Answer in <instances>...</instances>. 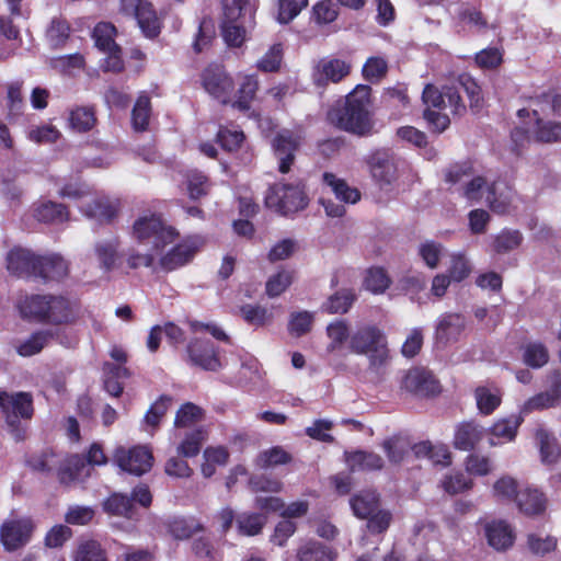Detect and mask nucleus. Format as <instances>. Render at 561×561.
<instances>
[{
	"instance_id": "b1692460",
	"label": "nucleus",
	"mask_w": 561,
	"mask_h": 561,
	"mask_svg": "<svg viewBox=\"0 0 561 561\" xmlns=\"http://www.w3.org/2000/svg\"><path fill=\"white\" fill-rule=\"evenodd\" d=\"M222 19L229 22H248L254 26L255 0H221Z\"/></svg>"
},
{
	"instance_id": "4c0bfd02",
	"label": "nucleus",
	"mask_w": 561,
	"mask_h": 561,
	"mask_svg": "<svg viewBox=\"0 0 561 561\" xmlns=\"http://www.w3.org/2000/svg\"><path fill=\"white\" fill-rule=\"evenodd\" d=\"M346 462L352 471L380 470L385 463L378 454L362 450L348 454Z\"/></svg>"
},
{
	"instance_id": "473e14b6",
	"label": "nucleus",
	"mask_w": 561,
	"mask_h": 561,
	"mask_svg": "<svg viewBox=\"0 0 561 561\" xmlns=\"http://www.w3.org/2000/svg\"><path fill=\"white\" fill-rule=\"evenodd\" d=\"M91 469L84 459L79 455L66 458L58 469V476L62 483H70L82 480L90 476Z\"/></svg>"
},
{
	"instance_id": "5fc2aeb1",
	"label": "nucleus",
	"mask_w": 561,
	"mask_h": 561,
	"mask_svg": "<svg viewBox=\"0 0 561 561\" xmlns=\"http://www.w3.org/2000/svg\"><path fill=\"white\" fill-rule=\"evenodd\" d=\"M283 45L275 43L268 47L263 56L256 61V68L263 72H276L279 70L283 60Z\"/></svg>"
},
{
	"instance_id": "f3484780",
	"label": "nucleus",
	"mask_w": 561,
	"mask_h": 561,
	"mask_svg": "<svg viewBox=\"0 0 561 561\" xmlns=\"http://www.w3.org/2000/svg\"><path fill=\"white\" fill-rule=\"evenodd\" d=\"M300 140L301 136L290 130H282L274 138L272 146L280 173H287L290 170Z\"/></svg>"
},
{
	"instance_id": "49530a36",
	"label": "nucleus",
	"mask_w": 561,
	"mask_h": 561,
	"mask_svg": "<svg viewBox=\"0 0 561 561\" xmlns=\"http://www.w3.org/2000/svg\"><path fill=\"white\" fill-rule=\"evenodd\" d=\"M96 118L92 108L78 106L69 112V128L77 133H84L93 128Z\"/></svg>"
},
{
	"instance_id": "e433bc0d",
	"label": "nucleus",
	"mask_w": 561,
	"mask_h": 561,
	"mask_svg": "<svg viewBox=\"0 0 561 561\" xmlns=\"http://www.w3.org/2000/svg\"><path fill=\"white\" fill-rule=\"evenodd\" d=\"M117 31L110 22H99L93 31L92 38L95 47L103 51H117L118 45L115 42Z\"/></svg>"
},
{
	"instance_id": "c85d7f7f",
	"label": "nucleus",
	"mask_w": 561,
	"mask_h": 561,
	"mask_svg": "<svg viewBox=\"0 0 561 561\" xmlns=\"http://www.w3.org/2000/svg\"><path fill=\"white\" fill-rule=\"evenodd\" d=\"M515 198L513 190L505 182H494L488 188L485 202L497 214H506L511 210Z\"/></svg>"
},
{
	"instance_id": "7ed1b4c3",
	"label": "nucleus",
	"mask_w": 561,
	"mask_h": 561,
	"mask_svg": "<svg viewBox=\"0 0 561 561\" xmlns=\"http://www.w3.org/2000/svg\"><path fill=\"white\" fill-rule=\"evenodd\" d=\"M422 99L426 105L424 118L439 133L449 126V115H461L466 110L458 91L453 87H446L439 91L434 85L427 84Z\"/></svg>"
},
{
	"instance_id": "39448f33",
	"label": "nucleus",
	"mask_w": 561,
	"mask_h": 561,
	"mask_svg": "<svg viewBox=\"0 0 561 561\" xmlns=\"http://www.w3.org/2000/svg\"><path fill=\"white\" fill-rule=\"evenodd\" d=\"M540 105L533 104L531 108H520L517 115L528 126L525 131L523 128H515L512 133V139L517 147H523L526 141L534 139L539 142H553L561 140V123L545 121Z\"/></svg>"
},
{
	"instance_id": "dca6fc26",
	"label": "nucleus",
	"mask_w": 561,
	"mask_h": 561,
	"mask_svg": "<svg viewBox=\"0 0 561 561\" xmlns=\"http://www.w3.org/2000/svg\"><path fill=\"white\" fill-rule=\"evenodd\" d=\"M34 525L28 518L11 519L1 527V541L9 551L16 550L28 542Z\"/></svg>"
},
{
	"instance_id": "37998d69",
	"label": "nucleus",
	"mask_w": 561,
	"mask_h": 561,
	"mask_svg": "<svg viewBox=\"0 0 561 561\" xmlns=\"http://www.w3.org/2000/svg\"><path fill=\"white\" fill-rule=\"evenodd\" d=\"M523 489L518 482L511 476H502L492 485V495L501 502H516Z\"/></svg>"
},
{
	"instance_id": "0eeeda50",
	"label": "nucleus",
	"mask_w": 561,
	"mask_h": 561,
	"mask_svg": "<svg viewBox=\"0 0 561 561\" xmlns=\"http://www.w3.org/2000/svg\"><path fill=\"white\" fill-rule=\"evenodd\" d=\"M0 408L14 439H24L25 430L20 426V419H31L33 414L31 396L25 392H0Z\"/></svg>"
},
{
	"instance_id": "6e6d98bb",
	"label": "nucleus",
	"mask_w": 561,
	"mask_h": 561,
	"mask_svg": "<svg viewBox=\"0 0 561 561\" xmlns=\"http://www.w3.org/2000/svg\"><path fill=\"white\" fill-rule=\"evenodd\" d=\"M150 100L146 94H140L131 113V124L136 131L147 129L150 119Z\"/></svg>"
},
{
	"instance_id": "5701e85b",
	"label": "nucleus",
	"mask_w": 561,
	"mask_h": 561,
	"mask_svg": "<svg viewBox=\"0 0 561 561\" xmlns=\"http://www.w3.org/2000/svg\"><path fill=\"white\" fill-rule=\"evenodd\" d=\"M48 302L46 323H69L78 316V306L75 301L61 296L49 295Z\"/></svg>"
},
{
	"instance_id": "3c124183",
	"label": "nucleus",
	"mask_w": 561,
	"mask_h": 561,
	"mask_svg": "<svg viewBox=\"0 0 561 561\" xmlns=\"http://www.w3.org/2000/svg\"><path fill=\"white\" fill-rule=\"evenodd\" d=\"M266 520L263 513H242L237 518L238 531L241 535L255 536L261 533Z\"/></svg>"
},
{
	"instance_id": "c9c22d12",
	"label": "nucleus",
	"mask_w": 561,
	"mask_h": 561,
	"mask_svg": "<svg viewBox=\"0 0 561 561\" xmlns=\"http://www.w3.org/2000/svg\"><path fill=\"white\" fill-rule=\"evenodd\" d=\"M118 241L116 239L104 240L95 243L94 255L99 261L100 267L104 272H110L118 265Z\"/></svg>"
},
{
	"instance_id": "412c9836",
	"label": "nucleus",
	"mask_w": 561,
	"mask_h": 561,
	"mask_svg": "<svg viewBox=\"0 0 561 561\" xmlns=\"http://www.w3.org/2000/svg\"><path fill=\"white\" fill-rule=\"evenodd\" d=\"M485 435V428L474 422L467 421L457 424L454 434L455 448L463 451L472 450L482 440Z\"/></svg>"
},
{
	"instance_id": "58836bf2",
	"label": "nucleus",
	"mask_w": 561,
	"mask_h": 561,
	"mask_svg": "<svg viewBox=\"0 0 561 561\" xmlns=\"http://www.w3.org/2000/svg\"><path fill=\"white\" fill-rule=\"evenodd\" d=\"M323 182L332 190L337 199L344 203L355 204L360 194L357 188L350 186L344 180L333 173H324Z\"/></svg>"
},
{
	"instance_id": "603ef678",
	"label": "nucleus",
	"mask_w": 561,
	"mask_h": 561,
	"mask_svg": "<svg viewBox=\"0 0 561 561\" xmlns=\"http://www.w3.org/2000/svg\"><path fill=\"white\" fill-rule=\"evenodd\" d=\"M370 173L380 186L390 185L397 179V168L393 162L387 159H374Z\"/></svg>"
},
{
	"instance_id": "ea45409f",
	"label": "nucleus",
	"mask_w": 561,
	"mask_h": 561,
	"mask_svg": "<svg viewBox=\"0 0 561 561\" xmlns=\"http://www.w3.org/2000/svg\"><path fill=\"white\" fill-rule=\"evenodd\" d=\"M473 272L470 259L462 251L454 252L449 255V264L446 274L454 283H461Z\"/></svg>"
},
{
	"instance_id": "13d9d810",
	"label": "nucleus",
	"mask_w": 561,
	"mask_h": 561,
	"mask_svg": "<svg viewBox=\"0 0 561 561\" xmlns=\"http://www.w3.org/2000/svg\"><path fill=\"white\" fill-rule=\"evenodd\" d=\"M104 511L110 515L131 517L133 516V503L129 497L121 493L111 495L103 503Z\"/></svg>"
},
{
	"instance_id": "f257e3e1",
	"label": "nucleus",
	"mask_w": 561,
	"mask_h": 561,
	"mask_svg": "<svg viewBox=\"0 0 561 561\" xmlns=\"http://www.w3.org/2000/svg\"><path fill=\"white\" fill-rule=\"evenodd\" d=\"M203 87L208 94L222 104H230L233 108L247 112L259 89V80L255 75L240 76L238 91L234 92L232 77L219 66H209L202 76Z\"/></svg>"
},
{
	"instance_id": "f704fd0d",
	"label": "nucleus",
	"mask_w": 561,
	"mask_h": 561,
	"mask_svg": "<svg viewBox=\"0 0 561 561\" xmlns=\"http://www.w3.org/2000/svg\"><path fill=\"white\" fill-rule=\"evenodd\" d=\"M68 264L67 262L57 254L43 256L38 261V268L36 276H39L46 280H58L67 276Z\"/></svg>"
},
{
	"instance_id": "aec40b11",
	"label": "nucleus",
	"mask_w": 561,
	"mask_h": 561,
	"mask_svg": "<svg viewBox=\"0 0 561 561\" xmlns=\"http://www.w3.org/2000/svg\"><path fill=\"white\" fill-rule=\"evenodd\" d=\"M484 536L488 543L496 551L510 549L515 541L513 527L505 520L492 519L483 526Z\"/></svg>"
},
{
	"instance_id": "a19ab883",
	"label": "nucleus",
	"mask_w": 561,
	"mask_h": 561,
	"mask_svg": "<svg viewBox=\"0 0 561 561\" xmlns=\"http://www.w3.org/2000/svg\"><path fill=\"white\" fill-rule=\"evenodd\" d=\"M253 27L248 22H229L227 19L221 22L224 39L231 47L242 46Z\"/></svg>"
},
{
	"instance_id": "1a4fd4ad",
	"label": "nucleus",
	"mask_w": 561,
	"mask_h": 561,
	"mask_svg": "<svg viewBox=\"0 0 561 561\" xmlns=\"http://www.w3.org/2000/svg\"><path fill=\"white\" fill-rule=\"evenodd\" d=\"M205 240L199 236L186 238L183 242L173 247L165 254H162V248L158 249V263L164 271H174L192 261L197 252L204 247Z\"/></svg>"
},
{
	"instance_id": "c03bdc74",
	"label": "nucleus",
	"mask_w": 561,
	"mask_h": 561,
	"mask_svg": "<svg viewBox=\"0 0 561 561\" xmlns=\"http://www.w3.org/2000/svg\"><path fill=\"white\" fill-rule=\"evenodd\" d=\"M416 253L427 268L436 270L445 255V248L442 243L426 240L419 244Z\"/></svg>"
},
{
	"instance_id": "9d476101",
	"label": "nucleus",
	"mask_w": 561,
	"mask_h": 561,
	"mask_svg": "<svg viewBox=\"0 0 561 561\" xmlns=\"http://www.w3.org/2000/svg\"><path fill=\"white\" fill-rule=\"evenodd\" d=\"M121 11L135 16L145 36L152 38L159 35L161 20L150 2L146 0H121Z\"/></svg>"
},
{
	"instance_id": "de8ad7c7",
	"label": "nucleus",
	"mask_w": 561,
	"mask_h": 561,
	"mask_svg": "<svg viewBox=\"0 0 561 561\" xmlns=\"http://www.w3.org/2000/svg\"><path fill=\"white\" fill-rule=\"evenodd\" d=\"M34 217L43 222H62L68 218V211L61 204L44 202L34 208Z\"/></svg>"
},
{
	"instance_id": "20e7f679",
	"label": "nucleus",
	"mask_w": 561,
	"mask_h": 561,
	"mask_svg": "<svg viewBox=\"0 0 561 561\" xmlns=\"http://www.w3.org/2000/svg\"><path fill=\"white\" fill-rule=\"evenodd\" d=\"M347 350L356 355H365L374 369L387 365L390 357L387 336L374 324L362 325L353 332Z\"/></svg>"
},
{
	"instance_id": "6ab92c4d",
	"label": "nucleus",
	"mask_w": 561,
	"mask_h": 561,
	"mask_svg": "<svg viewBox=\"0 0 561 561\" xmlns=\"http://www.w3.org/2000/svg\"><path fill=\"white\" fill-rule=\"evenodd\" d=\"M187 354L192 364L203 369L218 370L221 367L217 350L208 340H192L187 345Z\"/></svg>"
},
{
	"instance_id": "72a5a7b5",
	"label": "nucleus",
	"mask_w": 561,
	"mask_h": 561,
	"mask_svg": "<svg viewBox=\"0 0 561 561\" xmlns=\"http://www.w3.org/2000/svg\"><path fill=\"white\" fill-rule=\"evenodd\" d=\"M80 209L90 219L107 222L115 216L117 206L108 198H93L90 203L80 205Z\"/></svg>"
},
{
	"instance_id": "79ce46f5",
	"label": "nucleus",
	"mask_w": 561,
	"mask_h": 561,
	"mask_svg": "<svg viewBox=\"0 0 561 561\" xmlns=\"http://www.w3.org/2000/svg\"><path fill=\"white\" fill-rule=\"evenodd\" d=\"M229 454L224 447H207L203 453V462L201 465L202 474L210 478L218 467L227 465Z\"/></svg>"
},
{
	"instance_id": "8fccbe9b",
	"label": "nucleus",
	"mask_w": 561,
	"mask_h": 561,
	"mask_svg": "<svg viewBox=\"0 0 561 561\" xmlns=\"http://www.w3.org/2000/svg\"><path fill=\"white\" fill-rule=\"evenodd\" d=\"M205 439L206 436L202 430L187 431L179 443L176 451L183 457H195L198 455Z\"/></svg>"
},
{
	"instance_id": "e2e57ef3",
	"label": "nucleus",
	"mask_w": 561,
	"mask_h": 561,
	"mask_svg": "<svg viewBox=\"0 0 561 561\" xmlns=\"http://www.w3.org/2000/svg\"><path fill=\"white\" fill-rule=\"evenodd\" d=\"M241 314L248 323L256 327L268 324L273 320V312L271 309L256 305L243 306L241 308Z\"/></svg>"
},
{
	"instance_id": "774afa93",
	"label": "nucleus",
	"mask_w": 561,
	"mask_h": 561,
	"mask_svg": "<svg viewBox=\"0 0 561 561\" xmlns=\"http://www.w3.org/2000/svg\"><path fill=\"white\" fill-rule=\"evenodd\" d=\"M75 561H105L104 551L99 542L84 541L79 546Z\"/></svg>"
},
{
	"instance_id": "c756f323",
	"label": "nucleus",
	"mask_w": 561,
	"mask_h": 561,
	"mask_svg": "<svg viewBox=\"0 0 561 561\" xmlns=\"http://www.w3.org/2000/svg\"><path fill=\"white\" fill-rule=\"evenodd\" d=\"M518 511L526 516L541 515L547 508V499L535 488H525L515 502Z\"/></svg>"
},
{
	"instance_id": "bf43d9fd",
	"label": "nucleus",
	"mask_w": 561,
	"mask_h": 561,
	"mask_svg": "<svg viewBox=\"0 0 561 561\" xmlns=\"http://www.w3.org/2000/svg\"><path fill=\"white\" fill-rule=\"evenodd\" d=\"M337 14V7L332 0H320L312 7L311 20L318 25H325L335 21Z\"/></svg>"
},
{
	"instance_id": "0e129e2a",
	"label": "nucleus",
	"mask_w": 561,
	"mask_h": 561,
	"mask_svg": "<svg viewBox=\"0 0 561 561\" xmlns=\"http://www.w3.org/2000/svg\"><path fill=\"white\" fill-rule=\"evenodd\" d=\"M308 5V0H277V21L287 24Z\"/></svg>"
},
{
	"instance_id": "cd10ccee",
	"label": "nucleus",
	"mask_w": 561,
	"mask_h": 561,
	"mask_svg": "<svg viewBox=\"0 0 561 561\" xmlns=\"http://www.w3.org/2000/svg\"><path fill=\"white\" fill-rule=\"evenodd\" d=\"M473 394L477 409L482 415H491L502 403L503 392L494 383L478 386Z\"/></svg>"
},
{
	"instance_id": "a878e982",
	"label": "nucleus",
	"mask_w": 561,
	"mask_h": 561,
	"mask_svg": "<svg viewBox=\"0 0 561 561\" xmlns=\"http://www.w3.org/2000/svg\"><path fill=\"white\" fill-rule=\"evenodd\" d=\"M351 71V65L337 58H323L316 67V80L318 83L340 82Z\"/></svg>"
},
{
	"instance_id": "2eb2a0df",
	"label": "nucleus",
	"mask_w": 561,
	"mask_h": 561,
	"mask_svg": "<svg viewBox=\"0 0 561 561\" xmlns=\"http://www.w3.org/2000/svg\"><path fill=\"white\" fill-rule=\"evenodd\" d=\"M402 389L417 396H433L439 392V383L433 374L423 368L409 369L401 381Z\"/></svg>"
},
{
	"instance_id": "09e8293b",
	"label": "nucleus",
	"mask_w": 561,
	"mask_h": 561,
	"mask_svg": "<svg viewBox=\"0 0 561 561\" xmlns=\"http://www.w3.org/2000/svg\"><path fill=\"white\" fill-rule=\"evenodd\" d=\"M379 500L375 492L367 491L351 499V507L358 518H368L378 508Z\"/></svg>"
},
{
	"instance_id": "393cba45",
	"label": "nucleus",
	"mask_w": 561,
	"mask_h": 561,
	"mask_svg": "<svg viewBox=\"0 0 561 561\" xmlns=\"http://www.w3.org/2000/svg\"><path fill=\"white\" fill-rule=\"evenodd\" d=\"M466 325L465 317L459 313L443 314L436 325V339L443 344L456 342L461 336Z\"/></svg>"
},
{
	"instance_id": "f03ea898",
	"label": "nucleus",
	"mask_w": 561,
	"mask_h": 561,
	"mask_svg": "<svg viewBox=\"0 0 561 561\" xmlns=\"http://www.w3.org/2000/svg\"><path fill=\"white\" fill-rule=\"evenodd\" d=\"M370 95V87L358 84L347 94L342 107L329 112L330 122L348 133L358 136L368 135L374 127Z\"/></svg>"
},
{
	"instance_id": "ddd939ff",
	"label": "nucleus",
	"mask_w": 561,
	"mask_h": 561,
	"mask_svg": "<svg viewBox=\"0 0 561 561\" xmlns=\"http://www.w3.org/2000/svg\"><path fill=\"white\" fill-rule=\"evenodd\" d=\"M470 170V168L462 165L451 167L446 174V181L451 184H462L463 195L469 201L485 199L490 186L486 185L483 178L471 176Z\"/></svg>"
},
{
	"instance_id": "4d7b16f0",
	"label": "nucleus",
	"mask_w": 561,
	"mask_h": 561,
	"mask_svg": "<svg viewBox=\"0 0 561 561\" xmlns=\"http://www.w3.org/2000/svg\"><path fill=\"white\" fill-rule=\"evenodd\" d=\"M50 334L48 331H39L31 335L27 340L20 342L15 348L19 355L23 357L33 356L39 353L48 343Z\"/></svg>"
},
{
	"instance_id": "69168bd1",
	"label": "nucleus",
	"mask_w": 561,
	"mask_h": 561,
	"mask_svg": "<svg viewBox=\"0 0 561 561\" xmlns=\"http://www.w3.org/2000/svg\"><path fill=\"white\" fill-rule=\"evenodd\" d=\"M294 272L282 270L272 275L266 282V294L268 297H277L283 294L293 283Z\"/></svg>"
},
{
	"instance_id": "680f3d73",
	"label": "nucleus",
	"mask_w": 561,
	"mask_h": 561,
	"mask_svg": "<svg viewBox=\"0 0 561 561\" xmlns=\"http://www.w3.org/2000/svg\"><path fill=\"white\" fill-rule=\"evenodd\" d=\"M465 468L469 474L483 477L491 473L494 466L490 457L476 453L466 458Z\"/></svg>"
},
{
	"instance_id": "423d86ee",
	"label": "nucleus",
	"mask_w": 561,
	"mask_h": 561,
	"mask_svg": "<svg viewBox=\"0 0 561 561\" xmlns=\"http://www.w3.org/2000/svg\"><path fill=\"white\" fill-rule=\"evenodd\" d=\"M265 204L282 215H289L304 209L308 204V198L299 181L277 183L268 191Z\"/></svg>"
},
{
	"instance_id": "f8f14e48",
	"label": "nucleus",
	"mask_w": 561,
	"mask_h": 561,
	"mask_svg": "<svg viewBox=\"0 0 561 561\" xmlns=\"http://www.w3.org/2000/svg\"><path fill=\"white\" fill-rule=\"evenodd\" d=\"M550 388L528 398L520 407L518 414L523 417L535 411L557 407L561 402V375L553 371L548 375Z\"/></svg>"
},
{
	"instance_id": "338daca9",
	"label": "nucleus",
	"mask_w": 561,
	"mask_h": 561,
	"mask_svg": "<svg viewBox=\"0 0 561 561\" xmlns=\"http://www.w3.org/2000/svg\"><path fill=\"white\" fill-rule=\"evenodd\" d=\"M355 297L352 291L343 290L331 296L322 308L328 313H345L351 308Z\"/></svg>"
},
{
	"instance_id": "7c9ffc66",
	"label": "nucleus",
	"mask_w": 561,
	"mask_h": 561,
	"mask_svg": "<svg viewBox=\"0 0 561 561\" xmlns=\"http://www.w3.org/2000/svg\"><path fill=\"white\" fill-rule=\"evenodd\" d=\"M535 440L543 465H554L560 460L561 449L552 433L545 428H539L536 431Z\"/></svg>"
},
{
	"instance_id": "a211bd4d",
	"label": "nucleus",
	"mask_w": 561,
	"mask_h": 561,
	"mask_svg": "<svg viewBox=\"0 0 561 561\" xmlns=\"http://www.w3.org/2000/svg\"><path fill=\"white\" fill-rule=\"evenodd\" d=\"M255 506L264 513L280 512L285 519L305 516L309 510V503L298 500L285 505L282 499L277 496L257 495L255 497Z\"/></svg>"
},
{
	"instance_id": "052dcab7",
	"label": "nucleus",
	"mask_w": 561,
	"mask_h": 561,
	"mask_svg": "<svg viewBox=\"0 0 561 561\" xmlns=\"http://www.w3.org/2000/svg\"><path fill=\"white\" fill-rule=\"evenodd\" d=\"M299 561H332L333 556L328 547L320 542H308L298 551Z\"/></svg>"
},
{
	"instance_id": "864d4df0",
	"label": "nucleus",
	"mask_w": 561,
	"mask_h": 561,
	"mask_svg": "<svg viewBox=\"0 0 561 561\" xmlns=\"http://www.w3.org/2000/svg\"><path fill=\"white\" fill-rule=\"evenodd\" d=\"M523 360L531 368H541L549 360V352L542 343L531 342L523 348Z\"/></svg>"
},
{
	"instance_id": "9b49d317",
	"label": "nucleus",
	"mask_w": 561,
	"mask_h": 561,
	"mask_svg": "<svg viewBox=\"0 0 561 561\" xmlns=\"http://www.w3.org/2000/svg\"><path fill=\"white\" fill-rule=\"evenodd\" d=\"M115 463L124 471L141 476L152 467L153 457L147 446L133 448L117 447L114 453Z\"/></svg>"
},
{
	"instance_id": "a18cd8bd",
	"label": "nucleus",
	"mask_w": 561,
	"mask_h": 561,
	"mask_svg": "<svg viewBox=\"0 0 561 561\" xmlns=\"http://www.w3.org/2000/svg\"><path fill=\"white\" fill-rule=\"evenodd\" d=\"M392 280L388 272L380 266H373L366 271L364 287L375 295L383 294Z\"/></svg>"
},
{
	"instance_id": "6e6552de",
	"label": "nucleus",
	"mask_w": 561,
	"mask_h": 561,
	"mask_svg": "<svg viewBox=\"0 0 561 561\" xmlns=\"http://www.w3.org/2000/svg\"><path fill=\"white\" fill-rule=\"evenodd\" d=\"M175 236V230L165 226L161 217L156 214H142L133 225V237L139 242H152L157 250L172 243Z\"/></svg>"
},
{
	"instance_id": "4468645a",
	"label": "nucleus",
	"mask_w": 561,
	"mask_h": 561,
	"mask_svg": "<svg viewBox=\"0 0 561 561\" xmlns=\"http://www.w3.org/2000/svg\"><path fill=\"white\" fill-rule=\"evenodd\" d=\"M523 421V416L519 414L496 419L485 430L489 446L500 447L514 443Z\"/></svg>"
},
{
	"instance_id": "bb28decb",
	"label": "nucleus",
	"mask_w": 561,
	"mask_h": 561,
	"mask_svg": "<svg viewBox=\"0 0 561 561\" xmlns=\"http://www.w3.org/2000/svg\"><path fill=\"white\" fill-rule=\"evenodd\" d=\"M325 334L328 337L327 354L337 355L347 347L353 332L345 320H334L327 325Z\"/></svg>"
},
{
	"instance_id": "2f4dec72",
	"label": "nucleus",
	"mask_w": 561,
	"mask_h": 561,
	"mask_svg": "<svg viewBox=\"0 0 561 561\" xmlns=\"http://www.w3.org/2000/svg\"><path fill=\"white\" fill-rule=\"evenodd\" d=\"M49 295H33L22 299L18 307L25 319L46 322Z\"/></svg>"
},
{
	"instance_id": "4be33fe9",
	"label": "nucleus",
	"mask_w": 561,
	"mask_h": 561,
	"mask_svg": "<svg viewBox=\"0 0 561 561\" xmlns=\"http://www.w3.org/2000/svg\"><path fill=\"white\" fill-rule=\"evenodd\" d=\"M39 260L41 257L35 256L27 250L15 249L8 254V270L19 277L36 276Z\"/></svg>"
}]
</instances>
